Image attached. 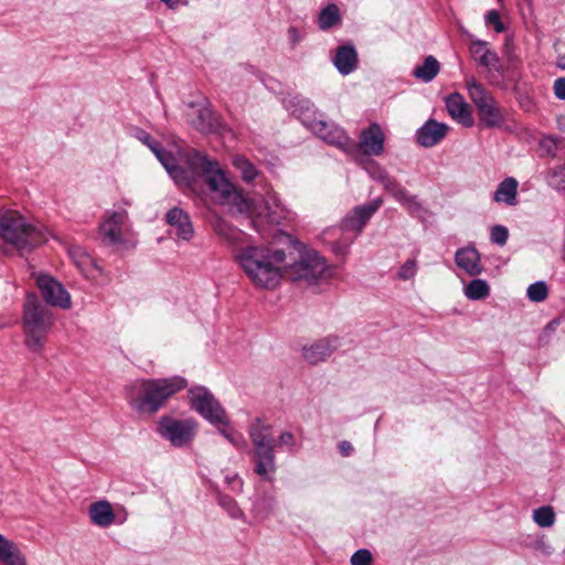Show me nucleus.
<instances>
[{
	"instance_id": "obj_42",
	"label": "nucleus",
	"mask_w": 565,
	"mask_h": 565,
	"mask_svg": "<svg viewBox=\"0 0 565 565\" xmlns=\"http://www.w3.org/2000/svg\"><path fill=\"white\" fill-rule=\"evenodd\" d=\"M417 271V265L415 259L407 260L398 270V278L403 280L411 279Z\"/></svg>"
},
{
	"instance_id": "obj_29",
	"label": "nucleus",
	"mask_w": 565,
	"mask_h": 565,
	"mask_svg": "<svg viewBox=\"0 0 565 565\" xmlns=\"http://www.w3.org/2000/svg\"><path fill=\"white\" fill-rule=\"evenodd\" d=\"M440 71V64L436 57L429 55L424 63L413 70V76L424 83L431 82Z\"/></svg>"
},
{
	"instance_id": "obj_25",
	"label": "nucleus",
	"mask_w": 565,
	"mask_h": 565,
	"mask_svg": "<svg viewBox=\"0 0 565 565\" xmlns=\"http://www.w3.org/2000/svg\"><path fill=\"white\" fill-rule=\"evenodd\" d=\"M90 522L99 527H108L115 523L116 514L111 504L106 500L92 503L88 508Z\"/></svg>"
},
{
	"instance_id": "obj_32",
	"label": "nucleus",
	"mask_w": 565,
	"mask_h": 565,
	"mask_svg": "<svg viewBox=\"0 0 565 565\" xmlns=\"http://www.w3.org/2000/svg\"><path fill=\"white\" fill-rule=\"evenodd\" d=\"M465 295L470 300H482L490 295V287L483 279H472L466 286Z\"/></svg>"
},
{
	"instance_id": "obj_36",
	"label": "nucleus",
	"mask_w": 565,
	"mask_h": 565,
	"mask_svg": "<svg viewBox=\"0 0 565 565\" xmlns=\"http://www.w3.org/2000/svg\"><path fill=\"white\" fill-rule=\"evenodd\" d=\"M548 288L544 281H536L527 287L526 296L531 301L542 302L547 298Z\"/></svg>"
},
{
	"instance_id": "obj_7",
	"label": "nucleus",
	"mask_w": 565,
	"mask_h": 565,
	"mask_svg": "<svg viewBox=\"0 0 565 565\" xmlns=\"http://www.w3.org/2000/svg\"><path fill=\"white\" fill-rule=\"evenodd\" d=\"M469 97L477 108L478 119L486 128H499L504 124V115L495 98L475 78L467 81Z\"/></svg>"
},
{
	"instance_id": "obj_43",
	"label": "nucleus",
	"mask_w": 565,
	"mask_h": 565,
	"mask_svg": "<svg viewBox=\"0 0 565 565\" xmlns=\"http://www.w3.org/2000/svg\"><path fill=\"white\" fill-rule=\"evenodd\" d=\"M487 24L493 25L495 32L501 33L505 30L503 22L501 21V17L497 10H491L486 15Z\"/></svg>"
},
{
	"instance_id": "obj_12",
	"label": "nucleus",
	"mask_w": 565,
	"mask_h": 565,
	"mask_svg": "<svg viewBox=\"0 0 565 565\" xmlns=\"http://www.w3.org/2000/svg\"><path fill=\"white\" fill-rule=\"evenodd\" d=\"M385 136L377 122L363 129L359 137V147L367 156H381L384 151Z\"/></svg>"
},
{
	"instance_id": "obj_3",
	"label": "nucleus",
	"mask_w": 565,
	"mask_h": 565,
	"mask_svg": "<svg viewBox=\"0 0 565 565\" xmlns=\"http://www.w3.org/2000/svg\"><path fill=\"white\" fill-rule=\"evenodd\" d=\"M186 385L182 376L136 380L126 387V398L136 412L153 415Z\"/></svg>"
},
{
	"instance_id": "obj_35",
	"label": "nucleus",
	"mask_w": 565,
	"mask_h": 565,
	"mask_svg": "<svg viewBox=\"0 0 565 565\" xmlns=\"http://www.w3.org/2000/svg\"><path fill=\"white\" fill-rule=\"evenodd\" d=\"M218 504L230 514L232 519H243L244 512L238 507L235 499L227 494L217 495Z\"/></svg>"
},
{
	"instance_id": "obj_2",
	"label": "nucleus",
	"mask_w": 565,
	"mask_h": 565,
	"mask_svg": "<svg viewBox=\"0 0 565 565\" xmlns=\"http://www.w3.org/2000/svg\"><path fill=\"white\" fill-rule=\"evenodd\" d=\"M287 254L268 246H247L238 255L243 270L254 286L276 288L285 274Z\"/></svg>"
},
{
	"instance_id": "obj_30",
	"label": "nucleus",
	"mask_w": 565,
	"mask_h": 565,
	"mask_svg": "<svg viewBox=\"0 0 565 565\" xmlns=\"http://www.w3.org/2000/svg\"><path fill=\"white\" fill-rule=\"evenodd\" d=\"M275 503V498L273 495H260L253 505V516L259 522L267 520L274 512Z\"/></svg>"
},
{
	"instance_id": "obj_15",
	"label": "nucleus",
	"mask_w": 565,
	"mask_h": 565,
	"mask_svg": "<svg viewBox=\"0 0 565 565\" xmlns=\"http://www.w3.org/2000/svg\"><path fill=\"white\" fill-rule=\"evenodd\" d=\"M446 108L449 116L463 127H472L475 124L470 105L459 93H452L446 98Z\"/></svg>"
},
{
	"instance_id": "obj_14",
	"label": "nucleus",
	"mask_w": 565,
	"mask_h": 565,
	"mask_svg": "<svg viewBox=\"0 0 565 565\" xmlns=\"http://www.w3.org/2000/svg\"><path fill=\"white\" fill-rule=\"evenodd\" d=\"M254 472L264 481L273 482L277 470L274 448L253 450Z\"/></svg>"
},
{
	"instance_id": "obj_26",
	"label": "nucleus",
	"mask_w": 565,
	"mask_h": 565,
	"mask_svg": "<svg viewBox=\"0 0 565 565\" xmlns=\"http://www.w3.org/2000/svg\"><path fill=\"white\" fill-rule=\"evenodd\" d=\"M0 565H26V558L19 546L0 534Z\"/></svg>"
},
{
	"instance_id": "obj_27",
	"label": "nucleus",
	"mask_w": 565,
	"mask_h": 565,
	"mask_svg": "<svg viewBox=\"0 0 565 565\" xmlns=\"http://www.w3.org/2000/svg\"><path fill=\"white\" fill-rule=\"evenodd\" d=\"M519 183L514 178H505L499 183L497 190L493 193V200L498 203H505L508 205L516 204Z\"/></svg>"
},
{
	"instance_id": "obj_31",
	"label": "nucleus",
	"mask_w": 565,
	"mask_h": 565,
	"mask_svg": "<svg viewBox=\"0 0 565 565\" xmlns=\"http://www.w3.org/2000/svg\"><path fill=\"white\" fill-rule=\"evenodd\" d=\"M340 21L339 8L334 3H330L320 11L318 25L321 30L327 31L340 23Z\"/></svg>"
},
{
	"instance_id": "obj_1",
	"label": "nucleus",
	"mask_w": 565,
	"mask_h": 565,
	"mask_svg": "<svg viewBox=\"0 0 565 565\" xmlns=\"http://www.w3.org/2000/svg\"><path fill=\"white\" fill-rule=\"evenodd\" d=\"M153 153L180 186L194 190L196 178L203 177L215 203L237 212L245 210L246 202L242 192L226 178L216 160H211L198 150H191L185 156L189 168L186 171L177 164L172 153L164 150L162 146Z\"/></svg>"
},
{
	"instance_id": "obj_19",
	"label": "nucleus",
	"mask_w": 565,
	"mask_h": 565,
	"mask_svg": "<svg viewBox=\"0 0 565 565\" xmlns=\"http://www.w3.org/2000/svg\"><path fill=\"white\" fill-rule=\"evenodd\" d=\"M166 220L179 238L190 241L193 237L194 230L190 216L182 209H171L167 213Z\"/></svg>"
},
{
	"instance_id": "obj_49",
	"label": "nucleus",
	"mask_w": 565,
	"mask_h": 565,
	"mask_svg": "<svg viewBox=\"0 0 565 565\" xmlns=\"http://www.w3.org/2000/svg\"><path fill=\"white\" fill-rule=\"evenodd\" d=\"M339 451L342 456H350L352 452H353V447L351 445V443L347 441V440H343L339 444Z\"/></svg>"
},
{
	"instance_id": "obj_41",
	"label": "nucleus",
	"mask_w": 565,
	"mask_h": 565,
	"mask_svg": "<svg viewBox=\"0 0 565 565\" xmlns=\"http://www.w3.org/2000/svg\"><path fill=\"white\" fill-rule=\"evenodd\" d=\"M372 554L366 548L358 550L352 556H351V565H372Z\"/></svg>"
},
{
	"instance_id": "obj_21",
	"label": "nucleus",
	"mask_w": 565,
	"mask_h": 565,
	"mask_svg": "<svg viewBox=\"0 0 565 565\" xmlns=\"http://www.w3.org/2000/svg\"><path fill=\"white\" fill-rule=\"evenodd\" d=\"M456 265L470 276H478L482 273L480 254L472 246L459 248L455 254Z\"/></svg>"
},
{
	"instance_id": "obj_34",
	"label": "nucleus",
	"mask_w": 565,
	"mask_h": 565,
	"mask_svg": "<svg viewBox=\"0 0 565 565\" xmlns=\"http://www.w3.org/2000/svg\"><path fill=\"white\" fill-rule=\"evenodd\" d=\"M533 520L541 527H550L555 523V512L550 505L541 507L534 510Z\"/></svg>"
},
{
	"instance_id": "obj_18",
	"label": "nucleus",
	"mask_w": 565,
	"mask_h": 565,
	"mask_svg": "<svg viewBox=\"0 0 565 565\" xmlns=\"http://www.w3.org/2000/svg\"><path fill=\"white\" fill-rule=\"evenodd\" d=\"M447 130L445 124L429 119L417 130V142L426 148L434 147L445 138Z\"/></svg>"
},
{
	"instance_id": "obj_23",
	"label": "nucleus",
	"mask_w": 565,
	"mask_h": 565,
	"mask_svg": "<svg viewBox=\"0 0 565 565\" xmlns=\"http://www.w3.org/2000/svg\"><path fill=\"white\" fill-rule=\"evenodd\" d=\"M127 218L126 211L113 212L109 217L99 226V233L110 244L121 241V228Z\"/></svg>"
},
{
	"instance_id": "obj_16",
	"label": "nucleus",
	"mask_w": 565,
	"mask_h": 565,
	"mask_svg": "<svg viewBox=\"0 0 565 565\" xmlns=\"http://www.w3.org/2000/svg\"><path fill=\"white\" fill-rule=\"evenodd\" d=\"M339 347V338L329 335L320 339L310 345L303 347V358L310 364L323 362Z\"/></svg>"
},
{
	"instance_id": "obj_37",
	"label": "nucleus",
	"mask_w": 565,
	"mask_h": 565,
	"mask_svg": "<svg viewBox=\"0 0 565 565\" xmlns=\"http://www.w3.org/2000/svg\"><path fill=\"white\" fill-rule=\"evenodd\" d=\"M222 436H224L232 445L241 449L246 445L244 436L233 429L230 424L227 426H217Z\"/></svg>"
},
{
	"instance_id": "obj_5",
	"label": "nucleus",
	"mask_w": 565,
	"mask_h": 565,
	"mask_svg": "<svg viewBox=\"0 0 565 565\" xmlns=\"http://www.w3.org/2000/svg\"><path fill=\"white\" fill-rule=\"evenodd\" d=\"M54 324L50 309L41 303L34 294H28L23 305L22 330L24 345L34 353H41L47 341V335Z\"/></svg>"
},
{
	"instance_id": "obj_45",
	"label": "nucleus",
	"mask_w": 565,
	"mask_h": 565,
	"mask_svg": "<svg viewBox=\"0 0 565 565\" xmlns=\"http://www.w3.org/2000/svg\"><path fill=\"white\" fill-rule=\"evenodd\" d=\"M199 122L196 128L200 130H207L212 127V115L209 109H200L198 115Z\"/></svg>"
},
{
	"instance_id": "obj_28",
	"label": "nucleus",
	"mask_w": 565,
	"mask_h": 565,
	"mask_svg": "<svg viewBox=\"0 0 565 565\" xmlns=\"http://www.w3.org/2000/svg\"><path fill=\"white\" fill-rule=\"evenodd\" d=\"M212 227L214 233L226 241L231 245H235L241 241L242 231L234 227L232 224H230L224 218L216 216L212 221Z\"/></svg>"
},
{
	"instance_id": "obj_6",
	"label": "nucleus",
	"mask_w": 565,
	"mask_h": 565,
	"mask_svg": "<svg viewBox=\"0 0 565 565\" xmlns=\"http://www.w3.org/2000/svg\"><path fill=\"white\" fill-rule=\"evenodd\" d=\"M288 249L285 274L291 279L313 282L326 271V260L316 250H309L296 241Z\"/></svg>"
},
{
	"instance_id": "obj_44",
	"label": "nucleus",
	"mask_w": 565,
	"mask_h": 565,
	"mask_svg": "<svg viewBox=\"0 0 565 565\" xmlns=\"http://www.w3.org/2000/svg\"><path fill=\"white\" fill-rule=\"evenodd\" d=\"M136 138L148 146L152 152H154L161 146L159 141L153 139L147 131L142 129L137 130Z\"/></svg>"
},
{
	"instance_id": "obj_13",
	"label": "nucleus",
	"mask_w": 565,
	"mask_h": 565,
	"mask_svg": "<svg viewBox=\"0 0 565 565\" xmlns=\"http://www.w3.org/2000/svg\"><path fill=\"white\" fill-rule=\"evenodd\" d=\"M381 183L384 189L409 212V214L414 215L422 211L423 207L416 196L409 194L394 177L387 174Z\"/></svg>"
},
{
	"instance_id": "obj_40",
	"label": "nucleus",
	"mask_w": 565,
	"mask_h": 565,
	"mask_svg": "<svg viewBox=\"0 0 565 565\" xmlns=\"http://www.w3.org/2000/svg\"><path fill=\"white\" fill-rule=\"evenodd\" d=\"M509 237V231L503 225H494L490 232V239L492 243L500 246L505 245Z\"/></svg>"
},
{
	"instance_id": "obj_10",
	"label": "nucleus",
	"mask_w": 565,
	"mask_h": 565,
	"mask_svg": "<svg viewBox=\"0 0 565 565\" xmlns=\"http://www.w3.org/2000/svg\"><path fill=\"white\" fill-rule=\"evenodd\" d=\"M382 205V200L376 199L372 202L355 206L341 222L339 230L348 235L344 246H349L354 238L362 232L365 224L372 215Z\"/></svg>"
},
{
	"instance_id": "obj_51",
	"label": "nucleus",
	"mask_w": 565,
	"mask_h": 565,
	"mask_svg": "<svg viewBox=\"0 0 565 565\" xmlns=\"http://www.w3.org/2000/svg\"><path fill=\"white\" fill-rule=\"evenodd\" d=\"M163 3H166L169 8H174L179 4L180 0H161Z\"/></svg>"
},
{
	"instance_id": "obj_33",
	"label": "nucleus",
	"mask_w": 565,
	"mask_h": 565,
	"mask_svg": "<svg viewBox=\"0 0 565 565\" xmlns=\"http://www.w3.org/2000/svg\"><path fill=\"white\" fill-rule=\"evenodd\" d=\"M233 166L241 172L242 179L250 183L258 175V171L255 166L243 156H235L233 158Z\"/></svg>"
},
{
	"instance_id": "obj_8",
	"label": "nucleus",
	"mask_w": 565,
	"mask_h": 565,
	"mask_svg": "<svg viewBox=\"0 0 565 565\" xmlns=\"http://www.w3.org/2000/svg\"><path fill=\"white\" fill-rule=\"evenodd\" d=\"M158 433L173 447L182 448L190 445L196 433L198 422L192 418L162 416L158 422Z\"/></svg>"
},
{
	"instance_id": "obj_48",
	"label": "nucleus",
	"mask_w": 565,
	"mask_h": 565,
	"mask_svg": "<svg viewBox=\"0 0 565 565\" xmlns=\"http://www.w3.org/2000/svg\"><path fill=\"white\" fill-rule=\"evenodd\" d=\"M295 443V437L291 433L285 431L279 436L278 444L279 445H286V446H292Z\"/></svg>"
},
{
	"instance_id": "obj_46",
	"label": "nucleus",
	"mask_w": 565,
	"mask_h": 565,
	"mask_svg": "<svg viewBox=\"0 0 565 565\" xmlns=\"http://www.w3.org/2000/svg\"><path fill=\"white\" fill-rule=\"evenodd\" d=\"M224 480L233 491L241 492L243 490L244 482L237 473H226Z\"/></svg>"
},
{
	"instance_id": "obj_11",
	"label": "nucleus",
	"mask_w": 565,
	"mask_h": 565,
	"mask_svg": "<svg viewBox=\"0 0 565 565\" xmlns=\"http://www.w3.org/2000/svg\"><path fill=\"white\" fill-rule=\"evenodd\" d=\"M36 284L47 305L62 309L71 307V296L60 281L49 275H41Z\"/></svg>"
},
{
	"instance_id": "obj_24",
	"label": "nucleus",
	"mask_w": 565,
	"mask_h": 565,
	"mask_svg": "<svg viewBox=\"0 0 565 565\" xmlns=\"http://www.w3.org/2000/svg\"><path fill=\"white\" fill-rule=\"evenodd\" d=\"M333 64L342 75H349L358 67V52L352 44L341 45L337 49Z\"/></svg>"
},
{
	"instance_id": "obj_50",
	"label": "nucleus",
	"mask_w": 565,
	"mask_h": 565,
	"mask_svg": "<svg viewBox=\"0 0 565 565\" xmlns=\"http://www.w3.org/2000/svg\"><path fill=\"white\" fill-rule=\"evenodd\" d=\"M288 33L292 44H297L301 40V35L299 34V31L296 28H289Z\"/></svg>"
},
{
	"instance_id": "obj_20",
	"label": "nucleus",
	"mask_w": 565,
	"mask_h": 565,
	"mask_svg": "<svg viewBox=\"0 0 565 565\" xmlns=\"http://www.w3.org/2000/svg\"><path fill=\"white\" fill-rule=\"evenodd\" d=\"M469 51L472 58L481 66L500 72L501 65L499 56L494 51L488 49V43L486 41H472L470 43Z\"/></svg>"
},
{
	"instance_id": "obj_4",
	"label": "nucleus",
	"mask_w": 565,
	"mask_h": 565,
	"mask_svg": "<svg viewBox=\"0 0 565 565\" xmlns=\"http://www.w3.org/2000/svg\"><path fill=\"white\" fill-rule=\"evenodd\" d=\"M0 239L20 255L31 253L47 241L45 231L14 210L0 212Z\"/></svg>"
},
{
	"instance_id": "obj_38",
	"label": "nucleus",
	"mask_w": 565,
	"mask_h": 565,
	"mask_svg": "<svg viewBox=\"0 0 565 565\" xmlns=\"http://www.w3.org/2000/svg\"><path fill=\"white\" fill-rule=\"evenodd\" d=\"M548 184L558 191L565 190V163L548 172Z\"/></svg>"
},
{
	"instance_id": "obj_47",
	"label": "nucleus",
	"mask_w": 565,
	"mask_h": 565,
	"mask_svg": "<svg viewBox=\"0 0 565 565\" xmlns=\"http://www.w3.org/2000/svg\"><path fill=\"white\" fill-rule=\"evenodd\" d=\"M554 94L558 99H565V77H559L554 82Z\"/></svg>"
},
{
	"instance_id": "obj_17",
	"label": "nucleus",
	"mask_w": 565,
	"mask_h": 565,
	"mask_svg": "<svg viewBox=\"0 0 565 565\" xmlns=\"http://www.w3.org/2000/svg\"><path fill=\"white\" fill-rule=\"evenodd\" d=\"M313 132L330 145L347 149L353 146V140L344 132L343 129L329 125L326 121H317L312 125Z\"/></svg>"
},
{
	"instance_id": "obj_9",
	"label": "nucleus",
	"mask_w": 565,
	"mask_h": 565,
	"mask_svg": "<svg viewBox=\"0 0 565 565\" xmlns=\"http://www.w3.org/2000/svg\"><path fill=\"white\" fill-rule=\"evenodd\" d=\"M190 406L203 418L215 426H227L228 418L225 409L214 395L204 386L189 390Z\"/></svg>"
},
{
	"instance_id": "obj_22",
	"label": "nucleus",
	"mask_w": 565,
	"mask_h": 565,
	"mask_svg": "<svg viewBox=\"0 0 565 565\" xmlns=\"http://www.w3.org/2000/svg\"><path fill=\"white\" fill-rule=\"evenodd\" d=\"M249 437L253 445V450L265 448H275V439L271 434V427L265 424L262 419L256 418L249 426Z\"/></svg>"
},
{
	"instance_id": "obj_39",
	"label": "nucleus",
	"mask_w": 565,
	"mask_h": 565,
	"mask_svg": "<svg viewBox=\"0 0 565 565\" xmlns=\"http://www.w3.org/2000/svg\"><path fill=\"white\" fill-rule=\"evenodd\" d=\"M364 169L372 179L379 182H382L383 179L388 174L376 161L371 159L365 162Z\"/></svg>"
}]
</instances>
